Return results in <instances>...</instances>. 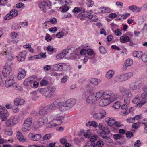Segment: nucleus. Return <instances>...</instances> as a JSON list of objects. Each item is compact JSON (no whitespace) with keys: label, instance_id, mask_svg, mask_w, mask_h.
<instances>
[{"label":"nucleus","instance_id":"09e8293b","mask_svg":"<svg viewBox=\"0 0 147 147\" xmlns=\"http://www.w3.org/2000/svg\"><path fill=\"white\" fill-rule=\"evenodd\" d=\"M86 53L88 56L91 57L90 56L94 53V52L92 49H90L87 50Z\"/></svg>","mask_w":147,"mask_h":147},{"label":"nucleus","instance_id":"2eb2a0df","mask_svg":"<svg viewBox=\"0 0 147 147\" xmlns=\"http://www.w3.org/2000/svg\"><path fill=\"white\" fill-rule=\"evenodd\" d=\"M133 63V61L132 59H128L126 60L125 61L124 65L123 67V70H125L128 67L132 65Z\"/></svg>","mask_w":147,"mask_h":147},{"label":"nucleus","instance_id":"ea45409f","mask_svg":"<svg viewBox=\"0 0 147 147\" xmlns=\"http://www.w3.org/2000/svg\"><path fill=\"white\" fill-rule=\"evenodd\" d=\"M47 50L51 53L55 52L56 50L55 48H53L50 45L48 46L47 48Z\"/></svg>","mask_w":147,"mask_h":147},{"label":"nucleus","instance_id":"c9c22d12","mask_svg":"<svg viewBox=\"0 0 147 147\" xmlns=\"http://www.w3.org/2000/svg\"><path fill=\"white\" fill-rule=\"evenodd\" d=\"M30 80L29 79H28V78L26 79L23 82L24 85L25 86H29L31 85V86L32 87V83L30 82Z\"/></svg>","mask_w":147,"mask_h":147},{"label":"nucleus","instance_id":"b1692460","mask_svg":"<svg viewBox=\"0 0 147 147\" xmlns=\"http://www.w3.org/2000/svg\"><path fill=\"white\" fill-rule=\"evenodd\" d=\"M106 122L109 126H111L114 125L116 121L114 119L107 118H106Z\"/></svg>","mask_w":147,"mask_h":147},{"label":"nucleus","instance_id":"680f3d73","mask_svg":"<svg viewBox=\"0 0 147 147\" xmlns=\"http://www.w3.org/2000/svg\"><path fill=\"white\" fill-rule=\"evenodd\" d=\"M96 143L97 146L98 147H102L104 145L103 142L101 140L97 141L96 142Z\"/></svg>","mask_w":147,"mask_h":147},{"label":"nucleus","instance_id":"c03bdc74","mask_svg":"<svg viewBox=\"0 0 147 147\" xmlns=\"http://www.w3.org/2000/svg\"><path fill=\"white\" fill-rule=\"evenodd\" d=\"M121 105V102H119L117 101L113 104V107L115 109H118L120 108Z\"/></svg>","mask_w":147,"mask_h":147},{"label":"nucleus","instance_id":"774afa93","mask_svg":"<svg viewBox=\"0 0 147 147\" xmlns=\"http://www.w3.org/2000/svg\"><path fill=\"white\" fill-rule=\"evenodd\" d=\"M141 96L142 97V99L141 100L143 101L144 100V99H146L147 100V99L146 98V97L147 96V93L145 92L142 93L141 94Z\"/></svg>","mask_w":147,"mask_h":147},{"label":"nucleus","instance_id":"f03ea898","mask_svg":"<svg viewBox=\"0 0 147 147\" xmlns=\"http://www.w3.org/2000/svg\"><path fill=\"white\" fill-rule=\"evenodd\" d=\"M65 117L64 116L61 114L51 115L50 118L53 119L47 124V127L48 128H51L60 125Z\"/></svg>","mask_w":147,"mask_h":147},{"label":"nucleus","instance_id":"338daca9","mask_svg":"<svg viewBox=\"0 0 147 147\" xmlns=\"http://www.w3.org/2000/svg\"><path fill=\"white\" fill-rule=\"evenodd\" d=\"M125 74L127 80L131 78L133 76V74L131 72Z\"/></svg>","mask_w":147,"mask_h":147},{"label":"nucleus","instance_id":"7c9ffc66","mask_svg":"<svg viewBox=\"0 0 147 147\" xmlns=\"http://www.w3.org/2000/svg\"><path fill=\"white\" fill-rule=\"evenodd\" d=\"M61 64H57L55 65L53 67V69L56 71L61 70Z\"/></svg>","mask_w":147,"mask_h":147},{"label":"nucleus","instance_id":"5fc2aeb1","mask_svg":"<svg viewBox=\"0 0 147 147\" xmlns=\"http://www.w3.org/2000/svg\"><path fill=\"white\" fill-rule=\"evenodd\" d=\"M48 83V81L45 80H42L40 83V84L41 86H45L47 85Z\"/></svg>","mask_w":147,"mask_h":147},{"label":"nucleus","instance_id":"39448f33","mask_svg":"<svg viewBox=\"0 0 147 147\" xmlns=\"http://www.w3.org/2000/svg\"><path fill=\"white\" fill-rule=\"evenodd\" d=\"M7 110L4 107L0 106V118L3 121H5L9 116Z\"/></svg>","mask_w":147,"mask_h":147},{"label":"nucleus","instance_id":"6ab92c4d","mask_svg":"<svg viewBox=\"0 0 147 147\" xmlns=\"http://www.w3.org/2000/svg\"><path fill=\"white\" fill-rule=\"evenodd\" d=\"M24 100L20 98H17L15 99L14 101V105L16 106H19L23 105L24 103Z\"/></svg>","mask_w":147,"mask_h":147},{"label":"nucleus","instance_id":"ddd939ff","mask_svg":"<svg viewBox=\"0 0 147 147\" xmlns=\"http://www.w3.org/2000/svg\"><path fill=\"white\" fill-rule=\"evenodd\" d=\"M113 101H111L107 98H104L100 100L99 102V105L101 106H105L107 105Z\"/></svg>","mask_w":147,"mask_h":147},{"label":"nucleus","instance_id":"0eeeda50","mask_svg":"<svg viewBox=\"0 0 147 147\" xmlns=\"http://www.w3.org/2000/svg\"><path fill=\"white\" fill-rule=\"evenodd\" d=\"M18 14V11L16 10L12 9L10 13L7 14L4 17V19L5 20H8L12 18L16 17Z\"/></svg>","mask_w":147,"mask_h":147},{"label":"nucleus","instance_id":"6e6d98bb","mask_svg":"<svg viewBox=\"0 0 147 147\" xmlns=\"http://www.w3.org/2000/svg\"><path fill=\"white\" fill-rule=\"evenodd\" d=\"M130 14L129 13H127L125 14H120L119 15V16H120L121 18L125 19Z\"/></svg>","mask_w":147,"mask_h":147},{"label":"nucleus","instance_id":"3c124183","mask_svg":"<svg viewBox=\"0 0 147 147\" xmlns=\"http://www.w3.org/2000/svg\"><path fill=\"white\" fill-rule=\"evenodd\" d=\"M124 102L125 104L129 105L130 101V98H131L124 96Z\"/></svg>","mask_w":147,"mask_h":147},{"label":"nucleus","instance_id":"0e129e2a","mask_svg":"<svg viewBox=\"0 0 147 147\" xmlns=\"http://www.w3.org/2000/svg\"><path fill=\"white\" fill-rule=\"evenodd\" d=\"M52 38L50 36V35L48 34H47L46 36H45V39L46 40L47 42H50L51 41L52 39Z\"/></svg>","mask_w":147,"mask_h":147},{"label":"nucleus","instance_id":"9d476101","mask_svg":"<svg viewBox=\"0 0 147 147\" xmlns=\"http://www.w3.org/2000/svg\"><path fill=\"white\" fill-rule=\"evenodd\" d=\"M48 118L46 116H44L39 118L37 121L38 125L40 127L44 125L48 121Z\"/></svg>","mask_w":147,"mask_h":147},{"label":"nucleus","instance_id":"e2e57ef3","mask_svg":"<svg viewBox=\"0 0 147 147\" xmlns=\"http://www.w3.org/2000/svg\"><path fill=\"white\" fill-rule=\"evenodd\" d=\"M121 32V30L119 29H117L115 31V33L116 36H119L122 34Z\"/></svg>","mask_w":147,"mask_h":147},{"label":"nucleus","instance_id":"e433bc0d","mask_svg":"<svg viewBox=\"0 0 147 147\" xmlns=\"http://www.w3.org/2000/svg\"><path fill=\"white\" fill-rule=\"evenodd\" d=\"M97 100L99 99L101 97H103L102 90H100L95 94Z\"/></svg>","mask_w":147,"mask_h":147},{"label":"nucleus","instance_id":"37998d69","mask_svg":"<svg viewBox=\"0 0 147 147\" xmlns=\"http://www.w3.org/2000/svg\"><path fill=\"white\" fill-rule=\"evenodd\" d=\"M7 52L6 51H4L3 52V55H7V58L8 60H12L13 58V57H12V56L10 54H9V53H7Z\"/></svg>","mask_w":147,"mask_h":147},{"label":"nucleus","instance_id":"20e7f679","mask_svg":"<svg viewBox=\"0 0 147 147\" xmlns=\"http://www.w3.org/2000/svg\"><path fill=\"white\" fill-rule=\"evenodd\" d=\"M103 97L109 99L111 101H114L117 98V96L112 92L109 90H107L103 92L102 91Z\"/></svg>","mask_w":147,"mask_h":147},{"label":"nucleus","instance_id":"a19ab883","mask_svg":"<svg viewBox=\"0 0 147 147\" xmlns=\"http://www.w3.org/2000/svg\"><path fill=\"white\" fill-rule=\"evenodd\" d=\"M100 82V80L96 78H93L91 80V82L94 85H97Z\"/></svg>","mask_w":147,"mask_h":147},{"label":"nucleus","instance_id":"603ef678","mask_svg":"<svg viewBox=\"0 0 147 147\" xmlns=\"http://www.w3.org/2000/svg\"><path fill=\"white\" fill-rule=\"evenodd\" d=\"M68 78V76L67 75H65L61 78V82L63 83H65L67 81Z\"/></svg>","mask_w":147,"mask_h":147},{"label":"nucleus","instance_id":"423d86ee","mask_svg":"<svg viewBox=\"0 0 147 147\" xmlns=\"http://www.w3.org/2000/svg\"><path fill=\"white\" fill-rule=\"evenodd\" d=\"M106 113L103 109H100L99 112L94 114L93 117L96 119H100L106 117Z\"/></svg>","mask_w":147,"mask_h":147},{"label":"nucleus","instance_id":"bf43d9fd","mask_svg":"<svg viewBox=\"0 0 147 147\" xmlns=\"http://www.w3.org/2000/svg\"><path fill=\"white\" fill-rule=\"evenodd\" d=\"M140 100V98L139 97H135L132 100L133 103L134 104H136L138 103Z\"/></svg>","mask_w":147,"mask_h":147},{"label":"nucleus","instance_id":"dca6fc26","mask_svg":"<svg viewBox=\"0 0 147 147\" xmlns=\"http://www.w3.org/2000/svg\"><path fill=\"white\" fill-rule=\"evenodd\" d=\"M19 73L18 75V78L19 79H21L24 77L26 73L25 71L22 68H20L18 69Z\"/></svg>","mask_w":147,"mask_h":147},{"label":"nucleus","instance_id":"c85d7f7f","mask_svg":"<svg viewBox=\"0 0 147 147\" xmlns=\"http://www.w3.org/2000/svg\"><path fill=\"white\" fill-rule=\"evenodd\" d=\"M120 40L121 42L124 43L126 42L129 41L130 38L128 36L126 35H124L120 37Z\"/></svg>","mask_w":147,"mask_h":147},{"label":"nucleus","instance_id":"864d4df0","mask_svg":"<svg viewBox=\"0 0 147 147\" xmlns=\"http://www.w3.org/2000/svg\"><path fill=\"white\" fill-rule=\"evenodd\" d=\"M110 132V130L108 129H105L102 130L101 132V135L103 134L105 136H107V135L109 134Z\"/></svg>","mask_w":147,"mask_h":147},{"label":"nucleus","instance_id":"a878e982","mask_svg":"<svg viewBox=\"0 0 147 147\" xmlns=\"http://www.w3.org/2000/svg\"><path fill=\"white\" fill-rule=\"evenodd\" d=\"M129 9L132 10L133 12H139L140 11V8L137 7V6L134 5L129 6Z\"/></svg>","mask_w":147,"mask_h":147},{"label":"nucleus","instance_id":"a211bd4d","mask_svg":"<svg viewBox=\"0 0 147 147\" xmlns=\"http://www.w3.org/2000/svg\"><path fill=\"white\" fill-rule=\"evenodd\" d=\"M69 49H66L62 52L61 53L58 54L56 56V57L57 59H61L63 58L67 54V53L68 52Z\"/></svg>","mask_w":147,"mask_h":147},{"label":"nucleus","instance_id":"473e14b6","mask_svg":"<svg viewBox=\"0 0 147 147\" xmlns=\"http://www.w3.org/2000/svg\"><path fill=\"white\" fill-rule=\"evenodd\" d=\"M114 74V72L113 71L109 70L106 74V77L107 78H111L112 77Z\"/></svg>","mask_w":147,"mask_h":147},{"label":"nucleus","instance_id":"9b49d317","mask_svg":"<svg viewBox=\"0 0 147 147\" xmlns=\"http://www.w3.org/2000/svg\"><path fill=\"white\" fill-rule=\"evenodd\" d=\"M29 138L31 140L34 141H38L41 138V136L39 134H35L30 133L28 135Z\"/></svg>","mask_w":147,"mask_h":147},{"label":"nucleus","instance_id":"a18cd8bd","mask_svg":"<svg viewBox=\"0 0 147 147\" xmlns=\"http://www.w3.org/2000/svg\"><path fill=\"white\" fill-rule=\"evenodd\" d=\"M141 58L143 62H147V54L144 53L142 54Z\"/></svg>","mask_w":147,"mask_h":147},{"label":"nucleus","instance_id":"f3484780","mask_svg":"<svg viewBox=\"0 0 147 147\" xmlns=\"http://www.w3.org/2000/svg\"><path fill=\"white\" fill-rule=\"evenodd\" d=\"M46 55L45 53H40V54L36 55L35 56L31 57L29 58V60L34 59H39L40 58H45L46 57Z\"/></svg>","mask_w":147,"mask_h":147},{"label":"nucleus","instance_id":"de8ad7c7","mask_svg":"<svg viewBox=\"0 0 147 147\" xmlns=\"http://www.w3.org/2000/svg\"><path fill=\"white\" fill-rule=\"evenodd\" d=\"M41 4L43 6L49 7L51 5V3L50 2L47 1H45L42 2L41 3Z\"/></svg>","mask_w":147,"mask_h":147},{"label":"nucleus","instance_id":"2f4dec72","mask_svg":"<svg viewBox=\"0 0 147 147\" xmlns=\"http://www.w3.org/2000/svg\"><path fill=\"white\" fill-rule=\"evenodd\" d=\"M44 88L40 90V91L41 92H43L44 93V96L45 97H50L51 95H52V94H51L49 91H44L43 90Z\"/></svg>","mask_w":147,"mask_h":147},{"label":"nucleus","instance_id":"052dcab7","mask_svg":"<svg viewBox=\"0 0 147 147\" xmlns=\"http://www.w3.org/2000/svg\"><path fill=\"white\" fill-rule=\"evenodd\" d=\"M11 28L12 29L15 30L16 29H19V27L18 24H17L15 23L13 24L11 26Z\"/></svg>","mask_w":147,"mask_h":147},{"label":"nucleus","instance_id":"c756f323","mask_svg":"<svg viewBox=\"0 0 147 147\" xmlns=\"http://www.w3.org/2000/svg\"><path fill=\"white\" fill-rule=\"evenodd\" d=\"M56 90V88L53 86H51L49 87L48 88H45L43 90L44 91H49L50 93L51 94H53V92H55Z\"/></svg>","mask_w":147,"mask_h":147},{"label":"nucleus","instance_id":"f704fd0d","mask_svg":"<svg viewBox=\"0 0 147 147\" xmlns=\"http://www.w3.org/2000/svg\"><path fill=\"white\" fill-rule=\"evenodd\" d=\"M12 86L13 88L15 90L21 91H22L23 90L22 87L18 84L15 83V82H14V84Z\"/></svg>","mask_w":147,"mask_h":147},{"label":"nucleus","instance_id":"5701e85b","mask_svg":"<svg viewBox=\"0 0 147 147\" xmlns=\"http://www.w3.org/2000/svg\"><path fill=\"white\" fill-rule=\"evenodd\" d=\"M121 92L122 93L125 94V95L124 96L130 98H131L132 97V93L130 92L129 90L123 89L121 90Z\"/></svg>","mask_w":147,"mask_h":147},{"label":"nucleus","instance_id":"4d7b16f0","mask_svg":"<svg viewBox=\"0 0 147 147\" xmlns=\"http://www.w3.org/2000/svg\"><path fill=\"white\" fill-rule=\"evenodd\" d=\"M64 35V33L62 32H58L56 35V36L58 38H61L63 37Z\"/></svg>","mask_w":147,"mask_h":147},{"label":"nucleus","instance_id":"13d9d810","mask_svg":"<svg viewBox=\"0 0 147 147\" xmlns=\"http://www.w3.org/2000/svg\"><path fill=\"white\" fill-rule=\"evenodd\" d=\"M122 137V136L119 134H115L113 135V138L116 140L120 139Z\"/></svg>","mask_w":147,"mask_h":147},{"label":"nucleus","instance_id":"4468645a","mask_svg":"<svg viewBox=\"0 0 147 147\" xmlns=\"http://www.w3.org/2000/svg\"><path fill=\"white\" fill-rule=\"evenodd\" d=\"M26 52H20L17 57L18 60L19 62L23 61L25 60L26 56Z\"/></svg>","mask_w":147,"mask_h":147},{"label":"nucleus","instance_id":"7ed1b4c3","mask_svg":"<svg viewBox=\"0 0 147 147\" xmlns=\"http://www.w3.org/2000/svg\"><path fill=\"white\" fill-rule=\"evenodd\" d=\"M11 62H8L5 64L2 73L3 76H0V84L3 83L5 80V78H8L10 76V73L11 71Z\"/></svg>","mask_w":147,"mask_h":147},{"label":"nucleus","instance_id":"aec40b11","mask_svg":"<svg viewBox=\"0 0 147 147\" xmlns=\"http://www.w3.org/2000/svg\"><path fill=\"white\" fill-rule=\"evenodd\" d=\"M48 111L47 107L45 106L40 110L39 113L40 115L45 116L47 114Z\"/></svg>","mask_w":147,"mask_h":147},{"label":"nucleus","instance_id":"bb28decb","mask_svg":"<svg viewBox=\"0 0 147 147\" xmlns=\"http://www.w3.org/2000/svg\"><path fill=\"white\" fill-rule=\"evenodd\" d=\"M116 81H122L127 80L125 74L118 76L115 79Z\"/></svg>","mask_w":147,"mask_h":147},{"label":"nucleus","instance_id":"8fccbe9b","mask_svg":"<svg viewBox=\"0 0 147 147\" xmlns=\"http://www.w3.org/2000/svg\"><path fill=\"white\" fill-rule=\"evenodd\" d=\"M32 119L31 117H29L26 119L24 121V123H29L32 124Z\"/></svg>","mask_w":147,"mask_h":147},{"label":"nucleus","instance_id":"4c0bfd02","mask_svg":"<svg viewBox=\"0 0 147 147\" xmlns=\"http://www.w3.org/2000/svg\"><path fill=\"white\" fill-rule=\"evenodd\" d=\"M140 101V103H139L136 105V107H141L144 104L147 102V100L146 99H144L143 101L141 100Z\"/></svg>","mask_w":147,"mask_h":147},{"label":"nucleus","instance_id":"72a5a7b5","mask_svg":"<svg viewBox=\"0 0 147 147\" xmlns=\"http://www.w3.org/2000/svg\"><path fill=\"white\" fill-rule=\"evenodd\" d=\"M69 7L68 6L65 5L59 8V10L62 12H65L67 11L69 9Z\"/></svg>","mask_w":147,"mask_h":147},{"label":"nucleus","instance_id":"69168bd1","mask_svg":"<svg viewBox=\"0 0 147 147\" xmlns=\"http://www.w3.org/2000/svg\"><path fill=\"white\" fill-rule=\"evenodd\" d=\"M127 137L131 138L133 136V133L131 131H127L126 133Z\"/></svg>","mask_w":147,"mask_h":147},{"label":"nucleus","instance_id":"49530a36","mask_svg":"<svg viewBox=\"0 0 147 147\" xmlns=\"http://www.w3.org/2000/svg\"><path fill=\"white\" fill-rule=\"evenodd\" d=\"M87 1L86 3L87 6L89 7H92L94 5V3L93 1L91 0H87Z\"/></svg>","mask_w":147,"mask_h":147},{"label":"nucleus","instance_id":"58836bf2","mask_svg":"<svg viewBox=\"0 0 147 147\" xmlns=\"http://www.w3.org/2000/svg\"><path fill=\"white\" fill-rule=\"evenodd\" d=\"M83 14L84 15V17L85 18L87 17L88 16H89V14H91L92 13V10H87L83 12H82Z\"/></svg>","mask_w":147,"mask_h":147},{"label":"nucleus","instance_id":"412c9836","mask_svg":"<svg viewBox=\"0 0 147 147\" xmlns=\"http://www.w3.org/2000/svg\"><path fill=\"white\" fill-rule=\"evenodd\" d=\"M30 124L24 123L22 126V129L24 131H29L30 129L31 125Z\"/></svg>","mask_w":147,"mask_h":147},{"label":"nucleus","instance_id":"cd10ccee","mask_svg":"<svg viewBox=\"0 0 147 147\" xmlns=\"http://www.w3.org/2000/svg\"><path fill=\"white\" fill-rule=\"evenodd\" d=\"M16 135L17 138L20 141L23 142L25 141L24 136L21 132H17Z\"/></svg>","mask_w":147,"mask_h":147},{"label":"nucleus","instance_id":"79ce46f5","mask_svg":"<svg viewBox=\"0 0 147 147\" xmlns=\"http://www.w3.org/2000/svg\"><path fill=\"white\" fill-rule=\"evenodd\" d=\"M141 123H142L141 122L134 123L132 125V127L133 128L136 129L140 127V125Z\"/></svg>","mask_w":147,"mask_h":147},{"label":"nucleus","instance_id":"4be33fe9","mask_svg":"<svg viewBox=\"0 0 147 147\" xmlns=\"http://www.w3.org/2000/svg\"><path fill=\"white\" fill-rule=\"evenodd\" d=\"M61 70L63 71H67L71 69L70 65L67 63H63L61 64Z\"/></svg>","mask_w":147,"mask_h":147},{"label":"nucleus","instance_id":"6e6552de","mask_svg":"<svg viewBox=\"0 0 147 147\" xmlns=\"http://www.w3.org/2000/svg\"><path fill=\"white\" fill-rule=\"evenodd\" d=\"M4 81H5V86L7 88L12 86L15 82L13 80V76L11 75L7 78L6 80L5 79Z\"/></svg>","mask_w":147,"mask_h":147},{"label":"nucleus","instance_id":"393cba45","mask_svg":"<svg viewBox=\"0 0 147 147\" xmlns=\"http://www.w3.org/2000/svg\"><path fill=\"white\" fill-rule=\"evenodd\" d=\"M15 123L14 119H10L8 120L6 122V125L7 126L10 127L13 126Z\"/></svg>","mask_w":147,"mask_h":147},{"label":"nucleus","instance_id":"1a4fd4ad","mask_svg":"<svg viewBox=\"0 0 147 147\" xmlns=\"http://www.w3.org/2000/svg\"><path fill=\"white\" fill-rule=\"evenodd\" d=\"M142 84L138 82L131 83L129 85V88L131 90H135L141 87Z\"/></svg>","mask_w":147,"mask_h":147},{"label":"nucleus","instance_id":"f257e3e1","mask_svg":"<svg viewBox=\"0 0 147 147\" xmlns=\"http://www.w3.org/2000/svg\"><path fill=\"white\" fill-rule=\"evenodd\" d=\"M76 103V100L73 98L68 99L64 102H59L57 103L59 110L61 112L65 111L72 107ZM57 104V102L54 101L53 103L46 106V107L48 111L49 110H53L55 109Z\"/></svg>","mask_w":147,"mask_h":147},{"label":"nucleus","instance_id":"f8f14e48","mask_svg":"<svg viewBox=\"0 0 147 147\" xmlns=\"http://www.w3.org/2000/svg\"><path fill=\"white\" fill-rule=\"evenodd\" d=\"M94 93H93L89 96L86 100V102L88 103H92L97 100Z\"/></svg>","mask_w":147,"mask_h":147}]
</instances>
